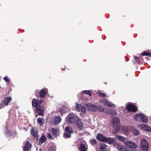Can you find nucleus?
<instances>
[{
	"label": "nucleus",
	"mask_w": 151,
	"mask_h": 151,
	"mask_svg": "<svg viewBox=\"0 0 151 151\" xmlns=\"http://www.w3.org/2000/svg\"><path fill=\"white\" fill-rule=\"evenodd\" d=\"M120 129H122V132L126 136L129 135V132L130 131L135 136H137L139 134V132L133 127L122 126L120 127Z\"/></svg>",
	"instance_id": "nucleus-1"
},
{
	"label": "nucleus",
	"mask_w": 151,
	"mask_h": 151,
	"mask_svg": "<svg viewBox=\"0 0 151 151\" xmlns=\"http://www.w3.org/2000/svg\"><path fill=\"white\" fill-rule=\"evenodd\" d=\"M111 121L113 127L114 128L113 133L116 134L118 132H122V129H120V127L122 125L120 126L119 119L117 117H114L112 118Z\"/></svg>",
	"instance_id": "nucleus-2"
},
{
	"label": "nucleus",
	"mask_w": 151,
	"mask_h": 151,
	"mask_svg": "<svg viewBox=\"0 0 151 151\" xmlns=\"http://www.w3.org/2000/svg\"><path fill=\"white\" fill-rule=\"evenodd\" d=\"M46 94V89L45 88L42 89L39 93V96L42 99L39 100L33 99L32 101V104H41L43 103L45 100V97Z\"/></svg>",
	"instance_id": "nucleus-3"
},
{
	"label": "nucleus",
	"mask_w": 151,
	"mask_h": 151,
	"mask_svg": "<svg viewBox=\"0 0 151 151\" xmlns=\"http://www.w3.org/2000/svg\"><path fill=\"white\" fill-rule=\"evenodd\" d=\"M78 117L73 113H70L67 117V120L69 124H73Z\"/></svg>",
	"instance_id": "nucleus-4"
},
{
	"label": "nucleus",
	"mask_w": 151,
	"mask_h": 151,
	"mask_svg": "<svg viewBox=\"0 0 151 151\" xmlns=\"http://www.w3.org/2000/svg\"><path fill=\"white\" fill-rule=\"evenodd\" d=\"M134 119L137 121H142L143 122H148L147 117L143 114H138L134 116Z\"/></svg>",
	"instance_id": "nucleus-5"
},
{
	"label": "nucleus",
	"mask_w": 151,
	"mask_h": 151,
	"mask_svg": "<svg viewBox=\"0 0 151 151\" xmlns=\"http://www.w3.org/2000/svg\"><path fill=\"white\" fill-rule=\"evenodd\" d=\"M33 107H35L36 110L38 114L42 116L44 112V109L42 106V104H32Z\"/></svg>",
	"instance_id": "nucleus-6"
},
{
	"label": "nucleus",
	"mask_w": 151,
	"mask_h": 151,
	"mask_svg": "<svg viewBox=\"0 0 151 151\" xmlns=\"http://www.w3.org/2000/svg\"><path fill=\"white\" fill-rule=\"evenodd\" d=\"M140 146L142 150L143 151H147L149 150L148 142L145 139H142Z\"/></svg>",
	"instance_id": "nucleus-7"
},
{
	"label": "nucleus",
	"mask_w": 151,
	"mask_h": 151,
	"mask_svg": "<svg viewBox=\"0 0 151 151\" xmlns=\"http://www.w3.org/2000/svg\"><path fill=\"white\" fill-rule=\"evenodd\" d=\"M124 145L125 146L131 148L136 149L137 147V144L132 141H126V142H125Z\"/></svg>",
	"instance_id": "nucleus-8"
},
{
	"label": "nucleus",
	"mask_w": 151,
	"mask_h": 151,
	"mask_svg": "<svg viewBox=\"0 0 151 151\" xmlns=\"http://www.w3.org/2000/svg\"><path fill=\"white\" fill-rule=\"evenodd\" d=\"M73 124L76 126V127L78 128L82 129L83 127L81 119L78 117L76 120L74 122Z\"/></svg>",
	"instance_id": "nucleus-9"
},
{
	"label": "nucleus",
	"mask_w": 151,
	"mask_h": 151,
	"mask_svg": "<svg viewBox=\"0 0 151 151\" xmlns=\"http://www.w3.org/2000/svg\"><path fill=\"white\" fill-rule=\"evenodd\" d=\"M127 109L129 111L133 112H135L137 109V107L133 104H128Z\"/></svg>",
	"instance_id": "nucleus-10"
},
{
	"label": "nucleus",
	"mask_w": 151,
	"mask_h": 151,
	"mask_svg": "<svg viewBox=\"0 0 151 151\" xmlns=\"http://www.w3.org/2000/svg\"><path fill=\"white\" fill-rule=\"evenodd\" d=\"M138 127L140 128L141 129L144 131L149 132L151 131V128L147 125L145 124L139 125L138 126Z\"/></svg>",
	"instance_id": "nucleus-11"
},
{
	"label": "nucleus",
	"mask_w": 151,
	"mask_h": 151,
	"mask_svg": "<svg viewBox=\"0 0 151 151\" xmlns=\"http://www.w3.org/2000/svg\"><path fill=\"white\" fill-rule=\"evenodd\" d=\"M48 131L54 137H57L59 131L58 129L50 128H48Z\"/></svg>",
	"instance_id": "nucleus-12"
},
{
	"label": "nucleus",
	"mask_w": 151,
	"mask_h": 151,
	"mask_svg": "<svg viewBox=\"0 0 151 151\" xmlns=\"http://www.w3.org/2000/svg\"><path fill=\"white\" fill-rule=\"evenodd\" d=\"M76 108L79 111L82 112L83 113H85L86 111L85 107L82 106L81 104H77Z\"/></svg>",
	"instance_id": "nucleus-13"
},
{
	"label": "nucleus",
	"mask_w": 151,
	"mask_h": 151,
	"mask_svg": "<svg viewBox=\"0 0 151 151\" xmlns=\"http://www.w3.org/2000/svg\"><path fill=\"white\" fill-rule=\"evenodd\" d=\"M116 141L115 139L111 137H104V142L109 144H113Z\"/></svg>",
	"instance_id": "nucleus-14"
},
{
	"label": "nucleus",
	"mask_w": 151,
	"mask_h": 151,
	"mask_svg": "<svg viewBox=\"0 0 151 151\" xmlns=\"http://www.w3.org/2000/svg\"><path fill=\"white\" fill-rule=\"evenodd\" d=\"M61 119L60 116L55 117L53 120L52 124L53 125L58 124L61 122Z\"/></svg>",
	"instance_id": "nucleus-15"
},
{
	"label": "nucleus",
	"mask_w": 151,
	"mask_h": 151,
	"mask_svg": "<svg viewBox=\"0 0 151 151\" xmlns=\"http://www.w3.org/2000/svg\"><path fill=\"white\" fill-rule=\"evenodd\" d=\"M87 109L89 110L96 111L97 108L94 104H87Z\"/></svg>",
	"instance_id": "nucleus-16"
},
{
	"label": "nucleus",
	"mask_w": 151,
	"mask_h": 151,
	"mask_svg": "<svg viewBox=\"0 0 151 151\" xmlns=\"http://www.w3.org/2000/svg\"><path fill=\"white\" fill-rule=\"evenodd\" d=\"M117 148L121 151H128L127 148L124 146H123L119 143H117Z\"/></svg>",
	"instance_id": "nucleus-17"
},
{
	"label": "nucleus",
	"mask_w": 151,
	"mask_h": 151,
	"mask_svg": "<svg viewBox=\"0 0 151 151\" xmlns=\"http://www.w3.org/2000/svg\"><path fill=\"white\" fill-rule=\"evenodd\" d=\"M31 146L29 142L28 141H27L26 142L24 147L23 148L24 151H29Z\"/></svg>",
	"instance_id": "nucleus-18"
},
{
	"label": "nucleus",
	"mask_w": 151,
	"mask_h": 151,
	"mask_svg": "<svg viewBox=\"0 0 151 151\" xmlns=\"http://www.w3.org/2000/svg\"><path fill=\"white\" fill-rule=\"evenodd\" d=\"M96 139L99 141L103 142L104 141V136L101 134H98L96 137Z\"/></svg>",
	"instance_id": "nucleus-19"
},
{
	"label": "nucleus",
	"mask_w": 151,
	"mask_h": 151,
	"mask_svg": "<svg viewBox=\"0 0 151 151\" xmlns=\"http://www.w3.org/2000/svg\"><path fill=\"white\" fill-rule=\"evenodd\" d=\"M116 137L118 140L121 141L122 142H124V143L125 142H126L125 141L126 138H125L124 137L117 135L116 136Z\"/></svg>",
	"instance_id": "nucleus-20"
},
{
	"label": "nucleus",
	"mask_w": 151,
	"mask_h": 151,
	"mask_svg": "<svg viewBox=\"0 0 151 151\" xmlns=\"http://www.w3.org/2000/svg\"><path fill=\"white\" fill-rule=\"evenodd\" d=\"M12 100V98L10 97H7L5 98L3 102L4 104H9Z\"/></svg>",
	"instance_id": "nucleus-21"
},
{
	"label": "nucleus",
	"mask_w": 151,
	"mask_h": 151,
	"mask_svg": "<svg viewBox=\"0 0 151 151\" xmlns=\"http://www.w3.org/2000/svg\"><path fill=\"white\" fill-rule=\"evenodd\" d=\"M38 124L40 126H42L45 123L44 119L43 118H39L37 119Z\"/></svg>",
	"instance_id": "nucleus-22"
},
{
	"label": "nucleus",
	"mask_w": 151,
	"mask_h": 151,
	"mask_svg": "<svg viewBox=\"0 0 151 151\" xmlns=\"http://www.w3.org/2000/svg\"><path fill=\"white\" fill-rule=\"evenodd\" d=\"M80 94H81V95H82V94L84 95H85V94H87L90 96H91L92 95L91 91L90 90H84L81 92Z\"/></svg>",
	"instance_id": "nucleus-23"
},
{
	"label": "nucleus",
	"mask_w": 151,
	"mask_h": 151,
	"mask_svg": "<svg viewBox=\"0 0 151 151\" xmlns=\"http://www.w3.org/2000/svg\"><path fill=\"white\" fill-rule=\"evenodd\" d=\"M65 132H67L70 134H72L73 132V130L72 128L68 126L65 128Z\"/></svg>",
	"instance_id": "nucleus-24"
},
{
	"label": "nucleus",
	"mask_w": 151,
	"mask_h": 151,
	"mask_svg": "<svg viewBox=\"0 0 151 151\" xmlns=\"http://www.w3.org/2000/svg\"><path fill=\"white\" fill-rule=\"evenodd\" d=\"M46 140L45 137L43 135L40 138L39 142L40 145H41L44 142H45Z\"/></svg>",
	"instance_id": "nucleus-25"
},
{
	"label": "nucleus",
	"mask_w": 151,
	"mask_h": 151,
	"mask_svg": "<svg viewBox=\"0 0 151 151\" xmlns=\"http://www.w3.org/2000/svg\"><path fill=\"white\" fill-rule=\"evenodd\" d=\"M79 150L81 151H86V150L85 145L83 144L80 145Z\"/></svg>",
	"instance_id": "nucleus-26"
},
{
	"label": "nucleus",
	"mask_w": 151,
	"mask_h": 151,
	"mask_svg": "<svg viewBox=\"0 0 151 151\" xmlns=\"http://www.w3.org/2000/svg\"><path fill=\"white\" fill-rule=\"evenodd\" d=\"M81 99L83 101H89L90 100L89 98L86 97L85 95L82 94L81 95Z\"/></svg>",
	"instance_id": "nucleus-27"
},
{
	"label": "nucleus",
	"mask_w": 151,
	"mask_h": 151,
	"mask_svg": "<svg viewBox=\"0 0 151 151\" xmlns=\"http://www.w3.org/2000/svg\"><path fill=\"white\" fill-rule=\"evenodd\" d=\"M31 134L35 137H37V131H36L34 130L33 128H32L31 130Z\"/></svg>",
	"instance_id": "nucleus-28"
},
{
	"label": "nucleus",
	"mask_w": 151,
	"mask_h": 151,
	"mask_svg": "<svg viewBox=\"0 0 151 151\" xmlns=\"http://www.w3.org/2000/svg\"><path fill=\"white\" fill-rule=\"evenodd\" d=\"M66 107L63 106V107L62 108H60L58 109V111L61 113H65L67 111L66 110H65Z\"/></svg>",
	"instance_id": "nucleus-29"
},
{
	"label": "nucleus",
	"mask_w": 151,
	"mask_h": 151,
	"mask_svg": "<svg viewBox=\"0 0 151 151\" xmlns=\"http://www.w3.org/2000/svg\"><path fill=\"white\" fill-rule=\"evenodd\" d=\"M70 134V133L65 131L63 135L64 137L65 138H70L71 137Z\"/></svg>",
	"instance_id": "nucleus-30"
},
{
	"label": "nucleus",
	"mask_w": 151,
	"mask_h": 151,
	"mask_svg": "<svg viewBox=\"0 0 151 151\" xmlns=\"http://www.w3.org/2000/svg\"><path fill=\"white\" fill-rule=\"evenodd\" d=\"M141 55L142 56H147L151 57V53L146 52H144L141 53Z\"/></svg>",
	"instance_id": "nucleus-31"
},
{
	"label": "nucleus",
	"mask_w": 151,
	"mask_h": 151,
	"mask_svg": "<svg viewBox=\"0 0 151 151\" xmlns=\"http://www.w3.org/2000/svg\"><path fill=\"white\" fill-rule=\"evenodd\" d=\"M100 150L101 151H104V144L103 143L100 144Z\"/></svg>",
	"instance_id": "nucleus-32"
},
{
	"label": "nucleus",
	"mask_w": 151,
	"mask_h": 151,
	"mask_svg": "<svg viewBox=\"0 0 151 151\" xmlns=\"http://www.w3.org/2000/svg\"><path fill=\"white\" fill-rule=\"evenodd\" d=\"M4 80L6 82H10V79L8 78L7 76H5L3 78Z\"/></svg>",
	"instance_id": "nucleus-33"
},
{
	"label": "nucleus",
	"mask_w": 151,
	"mask_h": 151,
	"mask_svg": "<svg viewBox=\"0 0 151 151\" xmlns=\"http://www.w3.org/2000/svg\"><path fill=\"white\" fill-rule=\"evenodd\" d=\"M90 142L92 144L94 143L95 144H96L97 143V141L95 139H92L91 140Z\"/></svg>",
	"instance_id": "nucleus-34"
},
{
	"label": "nucleus",
	"mask_w": 151,
	"mask_h": 151,
	"mask_svg": "<svg viewBox=\"0 0 151 151\" xmlns=\"http://www.w3.org/2000/svg\"><path fill=\"white\" fill-rule=\"evenodd\" d=\"M47 137L49 139H52V137L50 133H47Z\"/></svg>",
	"instance_id": "nucleus-35"
},
{
	"label": "nucleus",
	"mask_w": 151,
	"mask_h": 151,
	"mask_svg": "<svg viewBox=\"0 0 151 151\" xmlns=\"http://www.w3.org/2000/svg\"><path fill=\"white\" fill-rule=\"evenodd\" d=\"M110 112L109 113L111 114H112L114 115H116V112L112 110H110Z\"/></svg>",
	"instance_id": "nucleus-36"
},
{
	"label": "nucleus",
	"mask_w": 151,
	"mask_h": 151,
	"mask_svg": "<svg viewBox=\"0 0 151 151\" xmlns=\"http://www.w3.org/2000/svg\"><path fill=\"white\" fill-rule=\"evenodd\" d=\"M106 105L107 106L109 107H113L114 106V104H104V105Z\"/></svg>",
	"instance_id": "nucleus-37"
},
{
	"label": "nucleus",
	"mask_w": 151,
	"mask_h": 151,
	"mask_svg": "<svg viewBox=\"0 0 151 151\" xmlns=\"http://www.w3.org/2000/svg\"><path fill=\"white\" fill-rule=\"evenodd\" d=\"M99 95L101 97H104V93H99Z\"/></svg>",
	"instance_id": "nucleus-38"
},
{
	"label": "nucleus",
	"mask_w": 151,
	"mask_h": 151,
	"mask_svg": "<svg viewBox=\"0 0 151 151\" xmlns=\"http://www.w3.org/2000/svg\"><path fill=\"white\" fill-rule=\"evenodd\" d=\"M49 151H54L53 148L52 147H51L49 149Z\"/></svg>",
	"instance_id": "nucleus-39"
},
{
	"label": "nucleus",
	"mask_w": 151,
	"mask_h": 151,
	"mask_svg": "<svg viewBox=\"0 0 151 151\" xmlns=\"http://www.w3.org/2000/svg\"><path fill=\"white\" fill-rule=\"evenodd\" d=\"M4 106V104H0V109L3 108Z\"/></svg>",
	"instance_id": "nucleus-40"
},
{
	"label": "nucleus",
	"mask_w": 151,
	"mask_h": 151,
	"mask_svg": "<svg viewBox=\"0 0 151 151\" xmlns=\"http://www.w3.org/2000/svg\"><path fill=\"white\" fill-rule=\"evenodd\" d=\"M104 103L105 104H110V103L108 101H104Z\"/></svg>",
	"instance_id": "nucleus-41"
},
{
	"label": "nucleus",
	"mask_w": 151,
	"mask_h": 151,
	"mask_svg": "<svg viewBox=\"0 0 151 151\" xmlns=\"http://www.w3.org/2000/svg\"><path fill=\"white\" fill-rule=\"evenodd\" d=\"M104 101V99H102L100 100V102L101 103H103Z\"/></svg>",
	"instance_id": "nucleus-42"
},
{
	"label": "nucleus",
	"mask_w": 151,
	"mask_h": 151,
	"mask_svg": "<svg viewBox=\"0 0 151 151\" xmlns=\"http://www.w3.org/2000/svg\"><path fill=\"white\" fill-rule=\"evenodd\" d=\"M136 60V63H138L139 62V61L138 60Z\"/></svg>",
	"instance_id": "nucleus-43"
},
{
	"label": "nucleus",
	"mask_w": 151,
	"mask_h": 151,
	"mask_svg": "<svg viewBox=\"0 0 151 151\" xmlns=\"http://www.w3.org/2000/svg\"><path fill=\"white\" fill-rule=\"evenodd\" d=\"M134 58L136 60H137V59H138V57H137V56H134Z\"/></svg>",
	"instance_id": "nucleus-44"
},
{
	"label": "nucleus",
	"mask_w": 151,
	"mask_h": 151,
	"mask_svg": "<svg viewBox=\"0 0 151 151\" xmlns=\"http://www.w3.org/2000/svg\"><path fill=\"white\" fill-rule=\"evenodd\" d=\"M103 110H103V108H102V109H100V111H103Z\"/></svg>",
	"instance_id": "nucleus-45"
},
{
	"label": "nucleus",
	"mask_w": 151,
	"mask_h": 151,
	"mask_svg": "<svg viewBox=\"0 0 151 151\" xmlns=\"http://www.w3.org/2000/svg\"><path fill=\"white\" fill-rule=\"evenodd\" d=\"M65 68H61V69L62 70H63Z\"/></svg>",
	"instance_id": "nucleus-46"
},
{
	"label": "nucleus",
	"mask_w": 151,
	"mask_h": 151,
	"mask_svg": "<svg viewBox=\"0 0 151 151\" xmlns=\"http://www.w3.org/2000/svg\"><path fill=\"white\" fill-rule=\"evenodd\" d=\"M104 148H105L106 147V145H104Z\"/></svg>",
	"instance_id": "nucleus-47"
},
{
	"label": "nucleus",
	"mask_w": 151,
	"mask_h": 151,
	"mask_svg": "<svg viewBox=\"0 0 151 151\" xmlns=\"http://www.w3.org/2000/svg\"><path fill=\"white\" fill-rule=\"evenodd\" d=\"M104 151H109V150H107V151H105V150H104Z\"/></svg>",
	"instance_id": "nucleus-48"
}]
</instances>
